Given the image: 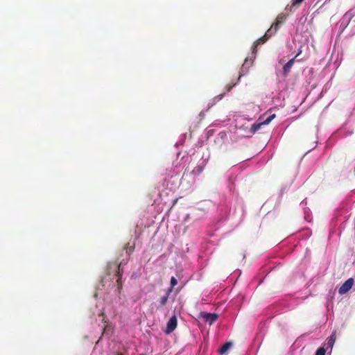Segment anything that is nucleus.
<instances>
[{"label":"nucleus","mask_w":355,"mask_h":355,"mask_svg":"<svg viewBox=\"0 0 355 355\" xmlns=\"http://www.w3.org/2000/svg\"><path fill=\"white\" fill-rule=\"evenodd\" d=\"M354 284V279L352 278H349L345 282L344 284L340 287L338 292L340 294L343 295L348 292L352 287Z\"/></svg>","instance_id":"20e7f679"},{"label":"nucleus","mask_w":355,"mask_h":355,"mask_svg":"<svg viewBox=\"0 0 355 355\" xmlns=\"http://www.w3.org/2000/svg\"><path fill=\"white\" fill-rule=\"evenodd\" d=\"M262 125H263V123L261 122L254 123L251 125L250 132L252 134H254L256 132H257L261 128V127Z\"/></svg>","instance_id":"9b49d317"},{"label":"nucleus","mask_w":355,"mask_h":355,"mask_svg":"<svg viewBox=\"0 0 355 355\" xmlns=\"http://www.w3.org/2000/svg\"><path fill=\"white\" fill-rule=\"evenodd\" d=\"M297 55L294 57L293 58L291 59L284 67H283V74L284 76H287L291 67H293L295 59L296 58Z\"/></svg>","instance_id":"423d86ee"},{"label":"nucleus","mask_w":355,"mask_h":355,"mask_svg":"<svg viewBox=\"0 0 355 355\" xmlns=\"http://www.w3.org/2000/svg\"><path fill=\"white\" fill-rule=\"evenodd\" d=\"M326 349L322 347L318 349L315 352V355H325Z\"/></svg>","instance_id":"dca6fc26"},{"label":"nucleus","mask_w":355,"mask_h":355,"mask_svg":"<svg viewBox=\"0 0 355 355\" xmlns=\"http://www.w3.org/2000/svg\"><path fill=\"white\" fill-rule=\"evenodd\" d=\"M120 268H121V264H119L118 266V270L116 274V275L118 277V278L116 279V283H117V288H118L119 293L121 292V290L122 288L121 272L120 271Z\"/></svg>","instance_id":"1a4fd4ad"},{"label":"nucleus","mask_w":355,"mask_h":355,"mask_svg":"<svg viewBox=\"0 0 355 355\" xmlns=\"http://www.w3.org/2000/svg\"><path fill=\"white\" fill-rule=\"evenodd\" d=\"M200 317L211 325L217 320L218 315L216 313L201 312Z\"/></svg>","instance_id":"7ed1b4c3"},{"label":"nucleus","mask_w":355,"mask_h":355,"mask_svg":"<svg viewBox=\"0 0 355 355\" xmlns=\"http://www.w3.org/2000/svg\"><path fill=\"white\" fill-rule=\"evenodd\" d=\"M177 324V317L174 315L172 317H171L168 321L167 322L165 333L166 334H170L171 333H172L176 329Z\"/></svg>","instance_id":"f03ea898"},{"label":"nucleus","mask_w":355,"mask_h":355,"mask_svg":"<svg viewBox=\"0 0 355 355\" xmlns=\"http://www.w3.org/2000/svg\"><path fill=\"white\" fill-rule=\"evenodd\" d=\"M232 347V343L228 342L225 343L219 349V352L223 354H225L230 347Z\"/></svg>","instance_id":"f8f14e48"},{"label":"nucleus","mask_w":355,"mask_h":355,"mask_svg":"<svg viewBox=\"0 0 355 355\" xmlns=\"http://www.w3.org/2000/svg\"><path fill=\"white\" fill-rule=\"evenodd\" d=\"M279 24H272L270 28L268 29L266 33H265L267 35V37L269 39L272 35H274L279 28Z\"/></svg>","instance_id":"0eeeda50"},{"label":"nucleus","mask_w":355,"mask_h":355,"mask_svg":"<svg viewBox=\"0 0 355 355\" xmlns=\"http://www.w3.org/2000/svg\"><path fill=\"white\" fill-rule=\"evenodd\" d=\"M178 284V281L177 279H175V277H172L171 278V282H170V287L168 288V289L167 290L168 291V293H171V292L173 291V289L174 288V286Z\"/></svg>","instance_id":"ddd939ff"},{"label":"nucleus","mask_w":355,"mask_h":355,"mask_svg":"<svg viewBox=\"0 0 355 355\" xmlns=\"http://www.w3.org/2000/svg\"><path fill=\"white\" fill-rule=\"evenodd\" d=\"M268 38L267 37V35H264L263 37L259 38L257 40H256L253 44L252 49L253 52L255 51L256 48L263 43H265Z\"/></svg>","instance_id":"9d476101"},{"label":"nucleus","mask_w":355,"mask_h":355,"mask_svg":"<svg viewBox=\"0 0 355 355\" xmlns=\"http://www.w3.org/2000/svg\"><path fill=\"white\" fill-rule=\"evenodd\" d=\"M336 338V332L334 331L331 335L328 337L325 341L324 345L326 346V350L330 348L332 349Z\"/></svg>","instance_id":"39448f33"},{"label":"nucleus","mask_w":355,"mask_h":355,"mask_svg":"<svg viewBox=\"0 0 355 355\" xmlns=\"http://www.w3.org/2000/svg\"><path fill=\"white\" fill-rule=\"evenodd\" d=\"M276 116V115L275 114L269 116L268 117H267L263 121H262L261 123H263V125H268L269 124L271 121L275 119V117Z\"/></svg>","instance_id":"4468645a"},{"label":"nucleus","mask_w":355,"mask_h":355,"mask_svg":"<svg viewBox=\"0 0 355 355\" xmlns=\"http://www.w3.org/2000/svg\"><path fill=\"white\" fill-rule=\"evenodd\" d=\"M116 355H123L121 353H117Z\"/></svg>","instance_id":"6ab92c4d"},{"label":"nucleus","mask_w":355,"mask_h":355,"mask_svg":"<svg viewBox=\"0 0 355 355\" xmlns=\"http://www.w3.org/2000/svg\"><path fill=\"white\" fill-rule=\"evenodd\" d=\"M218 136H220V139H223L224 137H226V134L225 132H220L218 134Z\"/></svg>","instance_id":"f3484780"},{"label":"nucleus","mask_w":355,"mask_h":355,"mask_svg":"<svg viewBox=\"0 0 355 355\" xmlns=\"http://www.w3.org/2000/svg\"><path fill=\"white\" fill-rule=\"evenodd\" d=\"M303 1L304 0H292L291 5H288L285 8V12L278 15L275 22H282V21L286 19V16L288 15L290 12L298 8Z\"/></svg>","instance_id":"f257e3e1"},{"label":"nucleus","mask_w":355,"mask_h":355,"mask_svg":"<svg viewBox=\"0 0 355 355\" xmlns=\"http://www.w3.org/2000/svg\"><path fill=\"white\" fill-rule=\"evenodd\" d=\"M171 293H168V291H166L164 295L161 296L159 298L158 301H159V305L157 307L158 309L164 307L166 304V303L168 302V296Z\"/></svg>","instance_id":"6e6552de"},{"label":"nucleus","mask_w":355,"mask_h":355,"mask_svg":"<svg viewBox=\"0 0 355 355\" xmlns=\"http://www.w3.org/2000/svg\"><path fill=\"white\" fill-rule=\"evenodd\" d=\"M204 170L203 166H196L193 170V173L199 175Z\"/></svg>","instance_id":"2eb2a0df"},{"label":"nucleus","mask_w":355,"mask_h":355,"mask_svg":"<svg viewBox=\"0 0 355 355\" xmlns=\"http://www.w3.org/2000/svg\"><path fill=\"white\" fill-rule=\"evenodd\" d=\"M232 88V86H230L228 88H227V91H230Z\"/></svg>","instance_id":"a211bd4d"}]
</instances>
